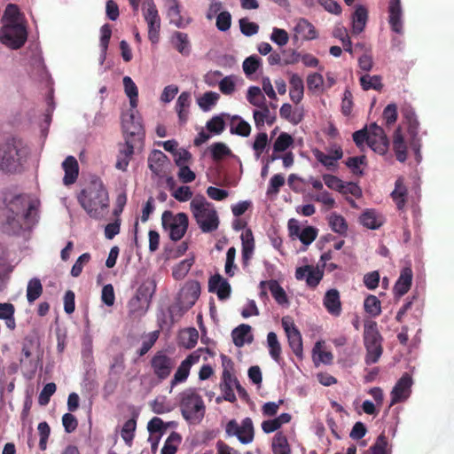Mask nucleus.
Masks as SVG:
<instances>
[{
  "instance_id": "nucleus-34",
  "label": "nucleus",
  "mask_w": 454,
  "mask_h": 454,
  "mask_svg": "<svg viewBox=\"0 0 454 454\" xmlns=\"http://www.w3.org/2000/svg\"><path fill=\"white\" fill-rule=\"evenodd\" d=\"M393 150L398 161L404 162L406 160L407 145L406 143L404 142V138L400 128L395 129L394 132Z\"/></svg>"
},
{
  "instance_id": "nucleus-45",
  "label": "nucleus",
  "mask_w": 454,
  "mask_h": 454,
  "mask_svg": "<svg viewBox=\"0 0 454 454\" xmlns=\"http://www.w3.org/2000/svg\"><path fill=\"white\" fill-rule=\"evenodd\" d=\"M181 441V435L176 432H172L167 438L160 454H176Z\"/></svg>"
},
{
  "instance_id": "nucleus-11",
  "label": "nucleus",
  "mask_w": 454,
  "mask_h": 454,
  "mask_svg": "<svg viewBox=\"0 0 454 454\" xmlns=\"http://www.w3.org/2000/svg\"><path fill=\"white\" fill-rule=\"evenodd\" d=\"M226 433L237 436L243 444L250 443L254 435L253 421L250 418H246L239 425L235 419H231L226 425Z\"/></svg>"
},
{
  "instance_id": "nucleus-50",
  "label": "nucleus",
  "mask_w": 454,
  "mask_h": 454,
  "mask_svg": "<svg viewBox=\"0 0 454 454\" xmlns=\"http://www.w3.org/2000/svg\"><path fill=\"white\" fill-rule=\"evenodd\" d=\"M364 307L366 313L372 317H378L381 312L380 301L372 294H369L364 299Z\"/></svg>"
},
{
  "instance_id": "nucleus-29",
  "label": "nucleus",
  "mask_w": 454,
  "mask_h": 454,
  "mask_svg": "<svg viewBox=\"0 0 454 454\" xmlns=\"http://www.w3.org/2000/svg\"><path fill=\"white\" fill-rule=\"evenodd\" d=\"M360 223L371 230H377L380 228L385 223L384 216L378 213L375 209H366L360 215Z\"/></svg>"
},
{
  "instance_id": "nucleus-24",
  "label": "nucleus",
  "mask_w": 454,
  "mask_h": 454,
  "mask_svg": "<svg viewBox=\"0 0 454 454\" xmlns=\"http://www.w3.org/2000/svg\"><path fill=\"white\" fill-rule=\"evenodd\" d=\"M412 277V270L410 267H404L401 270L400 276L394 286V294L395 297L400 298L410 290Z\"/></svg>"
},
{
  "instance_id": "nucleus-33",
  "label": "nucleus",
  "mask_w": 454,
  "mask_h": 454,
  "mask_svg": "<svg viewBox=\"0 0 454 454\" xmlns=\"http://www.w3.org/2000/svg\"><path fill=\"white\" fill-rule=\"evenodd\" d=\"M260 286L262 288H264V286H267L271 293V295L279 305L288 303V299L286 291L277 280L271 279L269 281H262L260 283Z\"/></svg>"
},
{
  "instance_id": "nucleus-54",
  "label": "nucleus",
  "mask_w": 454,
  "mask_h": 454,
  "mask_svg": "<svg viewBox=\"0 0 454 454\" xmlns=\"http://www.w3.org/2000/svg\"><path fill=\"white\" fill-rule=\"evenodd\" d=\"M294 143V138L291 135L286 132L280 133L273 144L274 153H282L288 149Z\"/></svg>"
},
{
  "instance_id": "nucleus-3",
  "label": "nucleus",
  "mask_w": 454,
  "mask_h": 454,
  "mask_svg": "<svg viewBox=\"0 0 454 454\" xmlns=\"http://www.w3.org/2000/svg\"><path fill=\"white\" fill-rule=\"evenodd\" d=\"M190 209L202 232H212L218 228L217 212L212 203L200 194L196 195L190 202Z\"/></svg>"
},
{
  "instance_id": "nucleus-16",
  "label": "nucleus",
  "mask_w": 454,
  "mask_h": 454,
  "mask_svg": "<svg viewBox=\"0 0 454 454\" xmlns=\"http://www.w3.org/2000/svg\"><path fill=\"white\" fill-rule=\"evenodd\" d=\"M324 276V271L318 267L313 265H305L298 267L295 270V278L297 280H306L308 286L316 288Z\"/></svg>"
},
{
  "instance_id": "nucleus-28",
  "label": "nucleus",
  "mask_w": 454,
  "mask_h": 454,
  "mask_svg": "<svg viewBox=\"0 0 454 454\" xmlns=\"http://www.w3.org/2000/svg\"><path fill=\"white\" fill-rule=\"evenodd\" d=\"M62 168L65 171L63 183L65 185H70L76 182L79 175V165L74 156H67L62 162Z\"/></svg>"
},
{
  "instance_id": "nucleus-40",
  "label": "nucleus",
  "mask_w": 454,
  "mask_h": 454,
  "mask_svg": "<svg viewBox=\"0 0 454 454\" xmlns=\"http://www.w3.org/2000/svg\"><path fill=\"white\" fill-rule=\"evenodd\" d=\"M267 344L269 348V353L271 358L279 363L281 361V353L282 348L281 345L278 340V336L274 332H270L267 335Z\"/></svg>"
},
{
  "instance_id": "nucleus-61",
  "label": "nucleus",
  "mask_w": 454,
  "mask_h": 454,
  "mask_svg": "<svg viewBox=\"0 0 454 454\" xmlns=\"http://www.w3.org/2000/svg\"><path fill=\"white\" fill-rule=\"evenodd\" d=\"M206 128L209 132L219 135L225 129V121L223 116L216 115L212 117L209 121H207Z\"/></svg>"
},
{
  "instance_id": "nucleus-60",
  "label": "nucleus",
  "mask_w": 454,
  "mask_h": 454,
  "mask_svg": "<svg viewBox=\"0 0 454 454\" xmlns=\"http://www.w3.org/2000/svg\"><path fill=\"white\" fill-rule=\"evenodd\" d=\"M257 107L261 110H254L253 112V116L256 128L258 129H262L270 112L266 103H264L263 106H258Z\"/></svg>"
},
{
  "instance_id": "nucleus-57",
  "label": "nucleus",
  "mask_w": 454,
  "mask_h": 454,
  "mask_svg": "<svg viewBox=\"0 0 454 454\" xmlns=\"http://www.w3.org/2000/svg\"><path fill=\"white\" fill-rule=\"evenodd\" d=\"M211 155L215 161H219L231 155V149L223 143L217 142L210 146Z\"/></svg>"
},
{
  "instance_id": "nucleus-36",
  "label": "nucleus",
  "mask_w": 454,
  "mask_h": 454,
  "mask_svg": "<svg viewBox=\"0 0 454 454\" xmlns=\"http://www.w3.org/2000/svg\"><path fill=\"white\" fill-rule=\"evenodd\" d=\"M391 198L398 210H403L407 200V188L403 184V178L399 177L395 183V189L391 192Z\"/></svg>"
},
{
  "instance_id": "nucleus-15",
  "label": "nucleus",
  "mask_w": 454,
  "mask_h": 454,
  "mask_svg": "<svg viewBox=\"0 0 454 454\" xmlns=\"http://www.w3.org/2000/svg\"><path fill=\"white\" fill-rule=\"evenodd\" d=\"M199 360L200 356L192 353L181 362L170 380V392L176 386L187 380L192 366L198 363Z\"/></svg>"
},
{
  "instance_id": "nucleus-12",
  "label": "nucleus",
  "mask_w": 454,
  "mask_h": 454,
  "mask_svg": "<svg viewBox=\"0 0 454 454\" xmlns=\"http://www.w3.org/2000/svg\"><path fill=\"white\" fill-rule=\"evenodd\" d=\"M412 383V379L409 373L403 374L390 393L391 402L389 406L404 402L411 393Z\"/></svg>"
},
{
  "instance_id": "nucleus-46",
  "label": "nucleus",
  "mask_w": 454,
  "mask_h": 454,
  "mask_svg": "<svg viewBox=\"0 0 454 454\" xmlns=\"http://www.w3.org/2000/svg\"><path fill=\"white\" fill-rule=\"evenodd\" d=\"M181 294L185 298L189 297L190 304L193 305L200 294V283L198 281H192V282L187 283L183 287Z\"/></svg>"
},
{
  "instance_id": "nucleus-14",
  "label": "nucleus",
  "mask_w": 454,
  "mask_h": 454,
  "mask_svg": "<svg viewBox=\"0 0 454 454\" xmlns=\"http://www.w3.org/2000/svg\"><path fill=\"white\" fill-rule=\"evenodd\" d=\"M389 142L384 129L376 123L370 125L369 147L375 153L384 155L388 149Z\"/></svg>"
},
{
  "instance_id": "nucleus-31",
  "label": "nucleus",
  "mask_w": 454,
  "mask_h": 454,
  "mask_svg": "<svg viewBox=\"0 0 454 454\" xmlns=\"http://www.w3.org/2000/svg\"><path fill=\"white\" fill-rule=\"evenodd\" d=\"M191 101V94L187 91H183L176 100V110L181 125L185 124L188 121Z\"/></svg>"
},
{
  "instance_id": "nucleus-21",
  "label": "nucleus",
  "mask_w": 454,
  "mask_h": 454,
  "mask_svg": "<svg viewBox=\"0 0 454 454\" xmlns=\"http://www.w3.org/2000/svg\"><path fill=\"white\" fill-rule=\"evenodd\" d=\"M313 154L317 160L328 169H334L338 166L337 161L342 158L343 152L340 146H337L331 150V154H325L318 149L314 150Z\"/></svg>"
},
{
  "instance_id": "nucleus-23",
  "label": "nucleus",
  "mask_w": 454,
  "mask_h": 454,
  "mask_svg": "<svg viewBox=\"0 0 454 454\" xmlns=\"http://www.w3.org/2000/svg\"><path fill=\"white\" fill-rule=\"evenodd\" d=\"M240 239L242 243V264L244 267H247L255 247L254 234L250 229H247L242 232Z\"/></svg>"
},
{
  "instance_id": "nucleus-49",
  "label": "nucleus",
  "mask_w": 454,
  "mask_h": 454,
  "mask_svg": "<svg viewBox=\"0 0 454 454\" xmlns=\"http://www.w3.org/2000/svg\"><path fill=\"white\" fill-rule=\"evenodd\" d=\"M387 438L380 434L375 442L364 454H387Z\"/></svg>"
},
{
  "instance_id": "nucleus-58",
  "label": "nucleus",
  "mask_w": 454,
  "mask_h": 454,
  "mask_svg": "<svg viewBox=\"0 0 454 454\" xmlns=\"http://www.w3.org/2000/svg\"><path fill=\"white\" fill-rule=\"evenodd\" d=\"M193 259H185L173 268L172 275L175 279L184 278L191 270Z\"/></svg>"
},
{
  "instance_id": "nucleus-4",
  "label": "nucleus",
  "mask_w": 454,
  "mask_h": 454,
  "mask_svg": "<svg viewBox=\"0 0 454 454\" xmlns=\"http://www.w3.org/2000/svg\"><path fill=\"white\" fill-rule=\"evenodd\" d=\"M179 408L183 418L190 424H199L206 413L202 396L195 388H187L179 394Z\"/></svg>"
},
{
  "instance_id": "nucleus-63",
  "label": "nucleus",
  "mask_w": 454,
  "mask_h": 454,
  "mask_svg": "<svg viewBox=\"0 0 454 454\" xmlns=\"http://www.w3.org/2000/svg\"><path fill=\"white\" fill-rule=\"evenodd\" d=\"M279 114L281 118L289 121L294 124H298L301 121V115H296L293 113V107L290 104L285 103L279 109Z\"/></svg>"
},
{
  "instance_id": "nucleus-56",
  "label": "nucleus",
  "mask_w": 454,
  "mask_h": 454,
  "mask_svg": "<svg viewBox=\"0 0 454 454\" xmlns=\"http://www.w3.org/2000/svg\"><path fill=\"white\" fill-rule=\"evenodd\" d=\"M101 36H100V48H101V58L102 61L105 60L106 56V51L108 49V44L112 35V28L109 24H105L100 28Z\"/></svg>"
},
{
  "instance_id": "nucleus-64",
  "label": "nucleus",
  "mask_w": 454,
  "mask_h": 454,
  "mask_svg": "<svg viewBox=\"0 0 454 454\" xmlns=\"http://www.w3.org/2000/svg\"><path fill=\"white\" fill-rule=\"evenodd\" d=\"M184 346L187 348H192L195 347L198 341L199 333L195 328L188 329L184 332L181 335Z\"/></svg>"
},
{
  "instance_id": "nucleus-51",
  "label": "nucleus",
  "mask_w": 454,
  "mask_h": 454,
  "mask_svg": "<svg viewBox=\"0 0 454 454\" xmlns=\"http://www.w3.org/2000/svg\"><path fill=\"white\" fill-rule=\"evenodd\" d=\"M136 428H137V421L135 419H128L124 423V425L121 428V435L123 441L129 446H130L132 444V442H133V439L135 436Z\"/></svg>"
},
{
  "instance_id": "nucleus-10",
  "label": "nucleus",
  "mask_w": 454,
  "mask_h": 454,
  "mask_svg": "<svg viewBox=\"0 0 454 454\" xmlns=\"http://www.w3.org/2000/svg\"><path fill=\"white\" fill-rule=\"evenodd\" d=\"M142 12L148 26V39L153 44H156L160 40V17L154 1L145 0Z\"/></svg>"
},
{
  "instance_id": "nucleus-52",
  "label": "nucleus",
  "mask_w": 454,
  "mask_h": 454,
  "mask_svg": "<svg viewBox=\"0 0 454 454\" xmlns=\"http://www.w3.org/2000/svg\"><path fill=\"white\" fill-rule=\"evenodd\" d=\"M160 336V331H153L145 336V340L143 341L142 346L137 349V354L138 356H144L147 354L150 349L154 346Z\"/></svg>"
},
{
  "instance_id": "nucleus-35",
  "label": "nucleus",
  "mask_w": 454,
  "mask_h": 454,
  "mask_svg": "<svg viewBox=\"0 0 454 454\" xmlns=\"http://www.w3.org/2000/svg\"><path fill=\"white\" fill-rule=\"evenodd\" d=\"M251 329L249 325L241 324L231 332L233 343L236 347L241 348L247 341H252L253 337L249 336Z\"/></svg>"
},
{
  "instance_id": "nucleus-47",
  "label": "nucleus",
  "mask_w": 454,
  "mask_h": 454,
  "mask_svg": "<svg viewBox=\"0 0 454 454\" xmlns=\"http://www.w3.org/2000/svg\"><path fill=\"white\" fill-rule=\"evenodd\" d=\"M329 225L334 232L340 235L346 234L348 231V223L345 218L335 213L329 216Z\"/></svg>"
},
{
  "instance_id": "nucleus-19",
  "label": "nucleus",
  "mask_w": 454,
  "mask_h": 454,
  "mask_svg": "<svg viewBox=\"0 0 454 454\" xmlns=\"http://www.w3.org/2000/svg\"><path fill=\"white\" fill-rule=\"evenodd\" d=\"M208 291L215 293L219 300H226L231 295V285L221 275L215 274L209 278Z\"/></svg>"
},
{
  "instance_id": "nucleus-53",
  "label": "nucleus",
  "mask_w": 454,
  "mask_h": 454,
  "mask_svg": "<svg viewBox=\"0 0 454 454\" xmlns=\"http://www.w3.org/2000/svg\"><path fill=\"white\" fill-rule=\"evenodd\" d=\"M219 98L220 96L218 93L207 91L198 99V105L203 111H208L217 103Z\"/></svg>"
},
{
  "instance_id": "nucleus-41",
  "label": "nucleus",
  "mask_w": 454,
  "mask_h": 454,
  "mask_svg": "<svg viewBox=\"0 0 454 454\" xmlns=\"http://www.w3.org/2000/svg\"><path fill=\"white\" fill-rule=\"evenodd\" d=\"M273 454H291V449L286 436L282 433H277L272 441Z\"/></svg>"
},
{
  "instance_id": "nucleus-5",
  "label": "nucleus",
  "mask_w": 454,
  "mask_h": 454,
  "mask_svg": "<svg viewBox=\"0 0 454 454\" xmlns=\"http://www.w3.org/2000/svg\"><path fill=\"white\" fill-rule=\"evenodd\" d=\"M27 156V149L20 142L12 139L0 145V169L6 172H17L22 167Z\"/></svg>"
},
{
  "instance_id": "nucleus-30",
  "label": "nucleus",
  "mask_w": 454,
  "mask_h": 454,
  "mask_svg": "<svg viewBox=\"0 0 454 454\" xmlns=\"http://www.w3.org/2000/svg\"><path fill=\"white\" fill-rule=\"evenodd\" d=\"M294 30L295 32V38L300 35L302 40L306 41L314 40L318 35L314 25L304 18L298 20Z\"/></svg>"
},
{
  "instance_id": "nucleus-37",
  "label": "nucleus",
  "mask_w": 454,
  "mask_h": 454,
  "mask_svg": "<svg viewBox=\"0 0 454 454\" xmlns=\"http://www.w3.org/2000/svg\"><path fill=\"white\" fill-rule=\"evenodd\" d=\"M171 42L175 49L184 56H188L191 52V44L188 35L183 32H175Z\"/></svg>"
},
{
  "instance_id": "nucleus-26",
  "label": "nucleus",
  "mask_w": 454,
  "mask_h": 454,
  "mask_svg": "<svg viewBox=\"0 0 454 454\" xmlns=\"http://www.w3.org/2000/svg\"><path fill=\"white\" fill-rule=\"evenodd\" d=\"M405 124L407 125V131L410 136V147L415 154L416 160L419 162L421 160V143L420 138L419 137V122L418 119H415L406 122Z\"/></svg>"
},
{
  "instance_id": "nucleus-2",
  "label": "nucleus",
  "mask_w": 454,
  "mask_h": 454,
  "mask_svg": "<svg viewBox=\"0 0 454 454\" xmlns=\"http://www.w3.org/2000/svg\"><path fill=\"white\" fill-rule=\"evenodd\" d=\"M81 206L92 218H100L109 206L108 192L99 178L92 180L78 196Z\"/></svg>"
},
{
  "instance_id": "nucleus-1",
  "label": "nucleus",
  "mask_w": 454,
  "mask_h": 454,
  "mask_svg": "<svg viewBox=\"0 0 454 454\" xmlns=\"http://www.w3.org/2000/svg\"><path fill=\"white\" fill-rule=\"evenodd\" d=\"M37 209L25 195L6 196L0 206V229L8 234H18L36 222Z\"/></svg>"
},
{
  "instance_id": "nucleus-7",
  "label": "nucleus",
  "mask_w": 454,
  "mask_h": 454,
  "mask_svg": "<svg viewBox=\"0 0 454 454\" xmlns=\"http://www.w3.org/2000/svg\"><path fill=\"white\" fill-rule=\"evenodd\" d=\"M176 366V358L163 349L156 351L149 360L150 372L157 383H162L168 380Z\"/></svg>"
},
{
  "instance_id": "nucleus-6",
  "label": "nucleus",
  "mask_w": 454,
  "mask_h": 454,
  "mask_svg": "<svg viewBox=\"0 0 454 454\" xmlns=\"http://www.w3.org/2000/svg\"><path fill=\"white\" fill-rule=\"evenodd\" d=\"M382 341L383 338L378 330L377 323L370 322L369 324H365L364 329V344L366 349L364 358L366 364H376L380 360L383 353Z\"/></svg>"
},
{
  "instance_id": "nucleus-59",
  "label": "nucleus",
  "mask_w": 454,
  "mask_h": 454,
  "mask_svg": "<svg viewBox=\"0 0 454 454\" xmlns=\"http://www.w3.org/2000/svg\"><path fill=\"white\" fill-rule=\"evenodd\" d=\"M269 145L268 135L265 132H260L255 136L252 148L254 151L255 157L258 159Z\"/></svg>"
},
{
  "instance_id": "nucleus-9",
  "label": "nucleus",
  "mask_w": 454,
  "mask_h": 454,
  "mask_svg": "<svg viewBox=\"0 0 454 454\" xmlns=\"http://www.w3.org/2000/svg\"><path fill=\"white\" fill-rule=\"evenodd\" d=\"M27 39L26 26L23 25H3L0 29V42L5 46L12 49H20Z\"/></svg>"
},
{
  "instance_id": "nucleus-22",
  "label": "nucleus",
  "mask_w": 454,
  "mask_h": 454,
  "mask_svg": "<svg viewBox=\"0 0 454 454\" xmlns=\"http://www.w3.org/2000/svg\"><path fill=\"white\" fill-rule=\"evenodd\" d=\"M170 22L177 27H185L190 20L181 16V6L178 0H164Z\"/></svg>"
},
{
  "instance_id": "nucleus-43",
  "label": "nucleus",
  "mask_w": 454,
  "mask_h": 454,
  "mask_svg": "<svg viewBox=\"0 0 454 454\" xmlns=\"http://www.w3.org/2000/svg\"><path fill=\"white\" fill-rule=\"evenodd\" d=\"M122 82L125 93L129 98L130 106L136 108L137 106L138 98L137 87L129 76H124Z\"/></svg>"
},
{
  "instance_id": "nucleus-25",
  "label": "nucleus",
  "mask_w": 454,
  "mask_h": 454,
  "mask_svg": "<svg viewBox=\"0 0 454 454\" xmlns=\"http://www.w3.org/2000/svg\"><path fill=\"white\" fill-rule=\"evenodd\" d=\"M133 154L134 145L132 142L127 138L126 142L119 146L115 168L119 170L126 171Z\"/></svg>"
},
{
  "instance_id": "nucleus-38",
  "label": "nucleus",
  "mask_w": 454,
  "mask_h": 454,
  "mask_svg": "<svg viewBox=\"0 0 454 454\" xmlns=\"http://www.w3.org/2000/svg\"><path fill=\"white\" fill-rule=\"evenodd\" d=\"M2 21L4 25H23L22 14L16 4H9L4 12Z\"/></svg>"
},
{
  "instance_id": "nucleus-42",
  "label": "nucleus",
  "mask_w": 454,
  "mask_h": 454,
  "mask_svg": "<svg viewBox=\"0 0 454 454\" xmlns=\"http://www.w3.org/2000/svg\"><path fill=\"white\" fill-rule=\"evenodd\" d=\"M288 338L289 346L292 348L293 352L297 356H300L302 354V340H301V335L299 330L296 328L295 325H292V331L291 333L288 332L286 334Z\"/></svg>"
},
{
  "instance_id": "nucleus-62",
  "label": "nucleus",
  "mask_w": 454,
  "mask_h": 454,
  "mask_svg": "<svg viewBox=\"0 0 454 454\" xmlns=\"http://www.w3.org/2000/svg\"><path fill=\"white\" fill-rule=\"evenodd\" d=\"M261 65V59L260 58H258L257 56H250L248 58H247L244 62H243V71L244 73L249 76L253 74H254L259 67Z\"/></svg>"
},
{
  "instance_id": "nucleus-20",
  "label": "nucleus",
  "mask_w": 454,
  "mask_h": 454,
  "mask_svg": "<svg viewBox=\"0 0 454 454\" xmlns=\"http://www.w3.org/2000/svg\"><path fill=\"white\" fill-rule=\"evenodd\" d=\"M388 23L391 29L396 34L403 33L402 6L401 0H389L388 4Z\"/></svg>"
},
{
  "instance_id": "nucleus-39",
  "label": "nucleus",
  "mask_w": 454,
  "mask_h": 454,
  "mask_svg": "<svg viewBox=\"0 0 454 454\" xmlns=\"http://www.w3.org/2000/svg\"><path fill=\"white\" fill-rule=\"evenodd\" d=\"M230 132L231 134H235V135H238L240 137H247L251 133V126L247 121H244L240 116L234 115L231 119Z\"/></svg>"
},
{
  "instance_id": "nucleus-32",
  "label": "nucleus",
  "mask_w": 454,
  "mask_h": 454,
  "mask_svg": "<svg viewBox=\"0 0 454 454\" xmlns=\"http://www.w3.org/2000/svg\"><path fill=\"white\" fill-rule=\"evenodd\" d=\"M368 20V11L363 5L356 6L352 15V35H359L365 27Z\"/></svg>"
},
{
  "instance_id": "nucleus-44",
  "label": "nucleus",
  "mask_w": 454,
  "mask_h": 454,
  "mask_svg": "<svg viewBox=\"0 0 454 454\" xmlns=\"http://www.w3.org/2000/svg\"><path fill=\"white\" fill-rule=\"evenodd\" d=\"M43 294V286L39 278L30 279L27 286V299L29 303L34 302Z\"/></svg>"
},
{
  "instance_id": "nucleus-27",
  "label": "nucleus",
  "mask_w": 454,
  "mask_h": 454,
  "mask_svg": "<svg viewBox=\"0 0 454 454\" xmlns=\"http://www.w3.org/2000/svg\"><path fill=\"white\" fill-rule=\"evenodd\" d=\"M323 304L329 314L339 317L341 313V301L337 289L328 290L324 297Z\"/></svg>"
},
{
  "instance_id": "nucleus-18",
  "label": "nucleus",
  "mask_w": 454,
  "mask_h": 454,
  "mask_svg": "<svg viewBox=\"0 0 454 454\" xmlns=\"http://www.w3.org/2000/svg\"><path fill=\"white\" fill-rule=\"evenodd\" d=\"M135 108L122 114L121 124L124 131L130 137L139 136L144 133L140 118L136 115Z\"/></svg>"
},
{
  "instance_id": "nucleus-8",
  "label": "nucleus",
  "mask_w": 454,
  "mask_h": 454,
  "mask_svg": "<svg viewBox=\"0 0 454 454\" xmlns=\"http://www.w3.org/2000/svg\"><path fill=\"white\" fill-rule=\"evenodd\" d=\"M162 228L168 231L169 239L173 241L180 240L187 231L189 218L185 213L173 214L166 210L161 215Z\"/></svg>"
},
{
  "instance_id": "nucleus-13",
  "label": "nucleus",
  "mask_w": 454,
  "mask_h": 454,
  "mask_svg": "<svg viewBox=\"0 0 454 454\" xmlns=\"http://www.w3.org/2000/svg\"><path fill=\"white\" fill-rule=\"evenodd\" d=\"M156 285L153 280L144 282L137 290L135 296L129 301V307L132 312H135L140 306L139 303H150L151 298L154 294Z\"/></svg>"
},
{
  "instance_id": "nucleus-17",
  "label": "nucleus",
  "mask_w": 454,
  "mask_h": 454,
  "mask_svg": "<svg viewBox=\"0 0 454 454\" xmlns=\"http://www.w3.org/2000/svg\"><path fill=\"white\" fill-rule=\"evenodd\" d=\"M169 164L168 156L160 150H153L148 156V168L157 176H164Z\"/></svg>"
},
{
  "instance_id": "nucleus-48",
  "label": "nucleus",
  "mask_w": 454,
  "mask_h": 454,
  "mask_svg": "<svg viewBox=\"0 0 454 454\" xmlns=\"http://www.w3.org/2000/svg\"><path fill=\"white\" fill-rule=\"evenodd\" d=\"M360 83L364 90H381L383 84L381 83V78L379 75H369L364 74L360 78Z\"/></svg>"
},
{
  "instance_id": "nucleus-55",
  "label": "nucleus",
  "mask_w": 454,
  "mask_h": 454,
  "mask_svg": "<svg viewBox=\"0 0 454 454\" xmlns=\"http://www.w3.org/2000/svg\"><path fill=\"white\" fill-rule=\"evenodd\" d=\"M247 98V101L254 106H263V104L266 103L264 95L257 86H251L248 88Z\"/></svg>"
}]
</instances>
